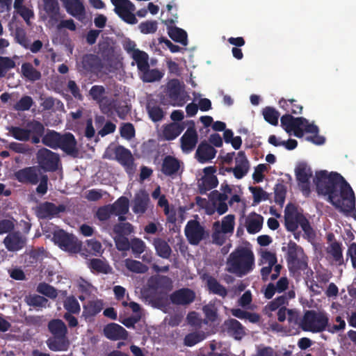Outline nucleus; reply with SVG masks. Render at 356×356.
Masks as SVG:
<instances>
[{
    "label": "nucleus",
    "mask_w": 356,
    "mask_h": 356,
    "mask_svg": "<svg viewBox=\"0 0 356 356\" xmlns=\"http://www.w3.org/2000/svg\"><path fill=\"white\" fill-rule=\"evenodd\" d=\"M250 191L253 195V201L254 204H259L262 200L268 199V194L261 187L259 186H250Z\"/></svg>",
    "instance_id": "obj_61"
},
{
    "label": "nucleus",
    "mask_w": 356,
    "mask_h": 356,
    "mask_svg": "<svg viewBox=\"0 0 356 356\" xmlns=\"http://www.w3.org/2000/svg\"><path fill=\"white\" fill-rule=\"evenodd\" d=\"M254 256L252 251L245 247H238L227 259L228 271L239 276L250 273L254 266Z\"/></svg>",
    "instance_id": "obj_4"
},
{
    "label": "nucleus",
    "mask_w": 356,
    "mask_h": 356,
    "mask_svg": "<svg viewBox=\"0 0 356 356\" xmlns=\"http://www.w3.org/2000/svg\"><path fill=\"white\" fill-rule=\"evenodd\" d=\"M104 305L101 299L88 301L83 307V316L86 318L94 317L102 310Z\"/></svg>",
    "instance_id": "obj_30"
},
{
    "label": "nucleus",
    "mask_w": 356,
    "mask_h": 356,
    "mask_svg": "<svg viewBox=\"0 0 356 356\" xmlns=\"http://www.w3.org/2000/svg\"><path fill=\"white\" fill-rule=\"evenodd\" d=\"M190 126L180 138L181 148L184 152H191L198 142V135L193 120L188 122Z\"/></svg>",
    "instance_id": "obj_18"
},
{
    "label": "nucleus",
    "mask_w": 356,
    "mask_h": 356,
    "mask_svg": "<svg viewBox=\"0 0 356 356\" xmlns=\"http://www.w3.org/2000/svg\"><path fill=\"white\" fill-rule=\"evenodd\" d=\"M185 127L183 124L172 122L166 125L163 131V135L166 140H172L179 136L184 130Z\"/></svg>",
    "instance_id": "obj_37"
},
{
    "label": "nucleus",
    "mask_w": 356,
    "mask_h": 356,
    "mask_svg": "<svg viewBox=\"0 0 356 356\" xmlns=\"http://www.w3.org/2000/svg\"><path fill=\"white\" fill-rule=\"evenodd\" d=\"M44 10L52 21L57 22L60 17V6L58 0H42Z\"/></svg>",
    "instance_id": "obj_36"
},
{
    "label": "nucleus",
    "mask_w": 356,
    "mask_h": 356,
    "mask_svg": "<svg viewBox=\"0 0 356 356\" xmlns=\"http://www.w3.org/2000/svg\"><path fill=\"white\" fill-rule=\"evenodd\" d=\"M34 102L31 97L24 95L14 106L13 108L17 111H29L33 105Z\"/></svg>",
    "instance_id": "obj_56"
},
{
    "label": "nucleus",
    "mask_w": 356,
    "mask_h": 356,
    "mask_svg": "<svg viewBox=\"0 0 356 356\" xmlns=\"http://www.w3.org/2000/svg\"><path fill=\"white\" fill-rule=\"evenodd\" d=\"M99 54L103 60L110 62L114 56V48L108 42H102L99 43Z\"/></svg>",
    "instance_id": "obj_46"
},
{
    "label": "nucleus",
    "mask_w": 356,
    "mask_h": 356,
    "mask_svg": "<svg viewBox=\"0 0 356 356\" xmlns=\"http://www.w3.org/2000/svg\"><path fill=\"white\" fill-rule=\"evenodd\" d=\"M65 211L66 206L64 204L57 206L53 202H44L37 206L35 213L39 219L44 220L52 219Z\"/></svg>",
    "instance_id": "obj_15"
},
{
    "label": "nucleus",
    "mask_w": 356,
    "mask_h": 356,
    "mask_svg": "<svg viewBox=\"0 0 356 356\" xmlns=\"http://www.w3.org/2000/svg\"><path fill=\"white\" fill-rule=\"evenodd\" d=\"M157 255L163 259H169L172 249L168 242L161 238H155L152 243Z\"/></svg>",
    "instance_id": "obj_34"
},
{
    "label": "nucleus",
    "mask_w": 356,
    "mask_h": 356,
    "mask_svg": "<svg viewBox=\"0 0 356 356\" xmlns=\"http://www.w3.org/2000/svg\"><path fill=\"white\" fill-rule=\"evenodd\" d=\"M207 286L210 293L218 295L222 298L226 297L227 295V289L212 276H207Z\"/></svg>",
    "instance_id": "obj_39"
},
{
    "label": "nucleus",
    "mask_w": 356,
    "mask_h": 356,
    "mask_svg": "<svg viewBox=\"0 0 356 356\" xmlns=\"http://www.w3.org/2000/svg\"><path fill=\"white\" fill-rule=\"evenodd\" d=\"M328 323L329 319L325 313L307 310L300 321V327L303 331L318 333L325 330Z\"/></svg>",
    "instance_id": "obj_7"
},
{
    "label": "nucleus",
    "mask_w": 356,
    "mask_h": 356,
    "mask_svg": "<svg viewBox=\"0 0 356 356\" xmlns=\"http://www.w3.org/2000/svg\"><path fill=\"white\" fill-rule=\"evenodd\" d=\"M249 168L250 164L245 152L240 151L238 152L237 157L236 158L235 167L227 168L225 170L228 172H232L236 179H241L247 175Z\"/></svg>",
    "instance_id": "obj_20"
},
{
    "label": "nucleus",
    "mask_w": 356,
    "mask_h": 356,
    "mask_svg": "<svg viewBox=\"0 0 356 356\" xmlns=\"http://www.w3.org/2000/svg\"><path fill=\"white\" fill-rule=\"evenodd\" d=\"M296 178L298 187L305 197L311 193L310 178L312 177V170L305 163H300L295 169Z\"/></svg>",
    "instance_id": "obj_14"
},
{
    "label": "nucleus",
    "mask_w": 356,
    "mask_h": 356,
    "mask_svg": "<svg viewBox=\"0 0 356 356\" xmlns=\"http://www.w3.org/2000/svg\"><path fill=\"white\" fill-rule=\"evenodd\" d=\"M67 13L79 21L86 18V8L81 0H62Z\"/></svg>",
    "instance_id": "obj_21"
},
{
    "label": "nucleus",
    "mask_w": 356,
    "mask_h": 356,
    "mask_svg": "<svg viewBox=\"0 0 356 356\" xmlns=\"http://www.w3.org/2000/svg\"><path fill=\"white\" fill-rule=\"evenodd\" d=\"M109 205L113 215H125L129 211V200L124 196L120 197L113 204Z\"/></svg>",
    "instance_id": "obj_43"
},
{
    "label": "nucleus",
    "mask_w": 356,
    "mask_h": 356,
    "mask_svg": "<svg viewBox=\"0 0 356 356\" xmlns=\"http://www.w3.org/2000/svg\"><path fill=\"white\" fill-rule=\"evenodd\" d=\"M37 291L51 299H54L58 296L56 289L45 282H41L38 285Z\"/></svg>",
    "instance_id": "obj_55"
},
{
    "label": "nucleus",
    "mask_w": 356,
    "mask_h": 356,
    "mask_svg": "<svg viewBox=\"0 0 356 356\" xmlns=\"http://www.w3.org/2000/svg\"><path fill=\"white\" fill-rule=\"evenodd\" d=\"M59 147L65 153L74 158L78 156L79 149L76 147L77 142L74 135L70 132L61 135L59 141Z\"/></svg>",
    "instance_id": "obj_22"
},
{
    "label": "nucleus",
    "mask_w": 356,
    "mask_h": 356,
    "mask_svg": "<svg viewBox=\"0 0 356 356\" xmlns=\"http://www.w3.org/2000/svg\"><path fill=\"white\" fill-rule=\"evenodd\" d=\"M113 231L116 236H127L134 232V227L129 222H119L113 226Z\"/></svg>",
    "instance_id": "obj_51"
},
{
    "label": "nucleus",
    "mask_w": 356,
    "mask_h": 356,
    "mask_svg": "<svg viewBox=\"0 0 356 356\" xmlns=\"http://www.w3.org/2000/svg\"><path fill=\"white\" fill-rule=\"evenodd\" d=\"M61 135L53 130H49L47 134L42 137V143L54 149H56L59 147V141L60 140Z\"/></svg>",
    "instance_id": "obj_42"
},
{
    "label": "nucleus",
    "mask_w": 356,
    "mask_h": 356,
    "mask_svg": "<svg viewBox=\"0 0 356 356\" xmlns=\"http://www.w3.org/2000/svg\"><path fill=\"white\" fill-rule=\"evenodd\" d=\"M284 225L287 231L293 232V236L297 241H299L301 235V232L298 231L300 226L303 231V238L311 243H314L316 238L315 229L304 215L302 209H298L293 204H287L285 208Z\"/></svg>",
    "instance_id": "obj_2"
},
{
    "label": "nucleus",
    "mask_w": 356,
    "mask_h": 356,
    "mask_svg": "<svg viewBox=\"0 0 356 356\" xmlns=\"http://www.w3.org/2000/svg\"><path fill=\"white\" fill-rule=\"evenodd\" d=\"M147 285L151 290L149 298L152 305L161 309L168 305V293L172 289V280L165 275H157L151 277Z\"/></svg>",
    "instance_id": "obj_3"
},
{
    "label": "nucleus",
    "mask_w": 356,
    "mask_h": 356,
    "mask_svg": "<svg viewBox=\"0 0 356 356\" xmlns=\"http://www.w3.org/2000/svg\"><path fill=\"white\" fill-rule=\"evenodd\" d=\"M327 252L332 256L333 261L336 265H344V259L343 256L342 243L334 240L327 247Z\"/></svg>",
    "instance_id": "obj_33"
},
{
    "label": "nucleus",
    "mask_w": 356,
    "mask_h": 356,
    "mask_svg": "<svg viewBox=\"0 0 356 356\" xmlns=\"http://www.w3.org/2000/svg\"><path fill=\"white\" fill-rule=\"evenodd\" d=\"M120 136L127 140H131L135 136V129L131 123H124L120 129Z\"/></svg>",
    "instance_id": "obj_62"
},
{
    "label": "nucleus",
    "mask_w": 356,
    "mask_h": 356,
    "mask_svg": "<svg viewBox=\"0 0 356 356\" xmlns=\"http://www.w3.org/2000/svg\"><path fill=\"white\" fill-rule=\"evenodd\" d=\"M216 152L217 151L213 146L204 141L199 145L195 152V157L200 163H204L213 159L216 156Z\"/></svg>",
    "instance_id": "obj_26"
},
{
    "label": "nucleus",
    "mask_w": 356,
    "mask_h": 356,
    "mask_svg": "<svg viewBox=\"0 0 356 356\" xmlns=\"http://www.w3.org/2000/svg\"><path fill=\"white\" fill-rule=\"evenodd\" d=\"M9 133L16 140L20 141H29L31 138V129L22 128L20 127H10L8 128Z\"/></svg>",
    "instance_id": "obj_40"
},
{
    "label": "nucleus",
    "mask_w": 356,
    "mask_h": 356,
    "mask_svg": "<svg viewBox=\"0 0 356 356\" xmlns=\"http://www.w3.org/2000/svg\"><path fill=\"white\" fill-rule=\"evenodd\" d=\"M202 311L208 322L213 323L218 318V309L214 304L209 303L203 306Z\"/></svg>",
    "instance_id": "obj_58"
},
{
    "label": "nucleus",
    "mask_w": 356,
    "mask_h": 356,
    "mask_svg": "<svg viewBox=\"0 0 356 356\" xmlns=\"http://www.w3.org/2000/svg\"><path fill=\"white\" fill-rule=\"evenodd\" d=\"M106 93L105 88L103 86L95 85L91 87L89 95L91 98L99 104H101Z\"/></svg>",
    "instance_id": "obj_57"
},
{
    "label": "nucleus",
    "mask_w": 356,
    "mask_h": 356,
    "mask_svg": "<svg viewBox=\"0 0 356 356\" xmlns=\"http://www.w3.org/2000/svg\"><path fill=\"white\" fill-rule=\"evenodd\" d=\"M195 293L189 288H181L172 292L169 298L170 302L176 305H188L195 299Z\"/></svg>",
    "instance_id": "obj_19"
},
{
    "label": "nucleus",
    "mask_w": 356,
    "mask_h": 356,
    "mask_svg": "<svg viewBox=\"0 0 356 356\" xmlns=\"http://www.w3.org/2000/svg\"><path fill=\"white\" fill-rule=\"evenodd\" d=\"M26 302L27 304L30 306L44 307H46L48 300L46 298L39 295H33L30 296L27 298Z\"/></svg>",
    "instance_id": "obj_63"
},
{
    "label": "nucleus",
    "mask_w": 356,
    "mask_h": 356,
    "mask_svg": "<svg viewBox=\"0 0 356 356\" xmlns=\"http://www.w3.org/2000/svg\"><path fill=\"white\" fill-rule=\"evenodd\" d=\"M281 124L286 132H290L294 127L301 126L307 123V120L302 117L294 118L291 114L286 113L281 117Z\"/></svg>",
    "instance_id": "obj_32"
},
{
    "label": "nucleus",
    "mask_w": 356,
    "mask_h": 356,
    "mask_svg": "<svg viewBox=\"0 0 356 356\" xmlns=\"http://www.w3.org/2000/svg\"><path fill=\"white\" fill-rule=\"evenodd\" d=\"M313 181L317 193L327 196V201L340 212L346 216H351L356 211L354 191L339 173L317 171Z\"/></svg>",
    "instance_id": "obj_1"
},
{
    "label": "nucleus",
    "mask_w": 356,
    "mask_h": 356,
    "mask_svg": "<svg viewBox=\"0 0 356 356\" xmlns=\"http://www.w3.org/2000/svg\"><path fill=\"white\" fill-rule=\"evenodd\" d=\"M263 217L259 214H254V217L249 218L246 221V229L249 234H256L259 232L263 225Z\"/></svg>",
    "instance_id": "obj_44"
},
{
    "label": "nucleus",
    "mask_w": 356,
    "mask_h": 356,
    "mask_svg": "<svg viewBox=\"0 0 356 356\" xmlns=\"http://www.w3.org/2000/svg\"><path fill=\"white\" fill-rule=\"evenodd\" d=\"M103 333L108 339L111 341L125 340L128 337V332L115 323L106 325L103 329Z\"/></svg>",
    "instance_id": "obj_23"
},
{
    "label": "nucleus",
    "mask_w": 356,
    "mask_h": 356,
    "mask_svg": "<svg viewBox=\"0 0 356 356\" xmlns=\"http://www.w3.org/2000/svg\"><path fill=\"white\" fill-rule=\"evenodd\" d=\"M131 56L136 63L139 71L143 70V69L149 67V56L146 52L140 49H137L133 52Z\"/></svg>",
    "instance_id": "obj_45"
},
{
    "label": "nucleus",
    "mask_w": 356,
    "mask_h": 356,
    "mask_svg": "<svg viewBox=\"0 0 356 356\" xmlns=\"http://www.w3.org/2000/svg\"><path fill=\"white\" fill-rule=\"evenodd\" d=\"M63 306L67 310L66 313L78 314L81 311L80 305L74 296L67 297L64 301Z\"/></svg>",
    "instance_id": "obj_54"
},
{
    "label": "nucleus",
    "mask_w": 356,
    "mask_h": 356,
    "mask_svg": "<svg viewBox=\"0 0 356 356\" xmlns=\"http://www.w3.org/2000/svg\"><path fill=\"white\" fill-rule=\"evenodd\" d=\"M234 215L229 214L225 216L222 220L221 230L224 234L232 233L234 229Z\"/></svg>",
    "instance_id": "obj_59"
},
{
    "label": "nucleus",
    "mask_w": 356,
    "mask_h": 356,
    "mask_svg": "<svg viewBox=\"0 0 356 356\" xmlns=\"http://www.w3.org/2000/svg\"><path fill=\"white\" fill-rule=\"evenodd\" d=\"M274 193L275 202L280 205H282L285 201L286 194V186L282 184H276L274 188Z\"/></svg>",
    "instance_id": "obj_60"
},
{
    "label": "nucleus",
    "mask_w": 356,
    "mask_h": 356,
    "mask_svg": "<svg viewBox=\"0 0 356 356\" xmlns=\"http://www.w3.org/2000/svg\"><path fill=\"white\" fill-rule=\"evenodd\" d=\"M53 240L56 244L65 251L78 253L81 250V243L73 234H70L63 229L54 232Z\"/></svg>",
    "instance_id": "obj_11"
},
{
    "label": "nucleus",
    "mask_w": 356,
    "mask_h": 356,
    "mask_svg": "<svg viewBox=\"0 0 356 356\" xmlns=\"http://www.w3.org/2000/svg\"><path fill=\"white\" fill-rule=\"evenodd\" d=\"M114 241L116 248L119 251H128L130 250L131 241H129L127 236H115Z\"/></svg>",
    "instance_id": "obj_64"
},
{
    "label": "nucleus",
    "mask_w": 356,
    "mask_h": 356,
    "mask_svg": "<svg viewBox=\"0 0 356 356\" xmlns=\"http://www.w3.org/2000/svg\"><path fill=\"white\" fill-rule=\"evenodd\" d=\"M23 75L32 81H38L41 78V73L33 67L30 63H24L22 65Z\"/></svg>",
    "instance_id": "obj_47"
},
{
    "label": "nucleus",
    "mask_w": 356,
    "mask_h": 356,
    "mask_svg": "<svg viewBox=\"0 0 356 356\" xmlns=\"http://www.w3.org/2000/svg\"><path fill=\"white\" fill-rule=\"evenodd\" d=\"M130 245V249L136 258H139L146 248L145 243L139 238H131Z\"/></svg>",
    "instance_id": "obj_52"
},
{
    "label": "nucleus",
    "mask_w": 356,
    "mask_h": 356,
    "mask_svg": "<svg viewBox=\"0 0 356 356\" xmlns=\"http://www.w3.org/2000/svg\"><path fill=\"white\" fill-rule=\"evenodd\" d=\"M143 72V81L144 82L150 83L159 81L163 76V74L157 69L150 70L149 67L140 70Z\"/></svg>",
    "instance_id": "obj_48"
},
{
    "label": "nucleus",
    "mask_w": 356,
    "mask_h": 356,
    "mask_svg": "<svg viewBox=\"0 0 356 356\" xmlns=\"http://www.w3.org/2000/svg\"><path fill=\"white\" fill-rule=\"evenodd\" d=\"M114 152L115 159L126 168L127 171L132 170L134 159L129 149L119 145L115 147Z\"/></svg>",
    "instance_id": "obj_27"
},
{
    "label": "nucleus",
    "mask_w": 356,
    "mask_h": 356,
    "mask_svg": "<svg viewBox=\"0 0 356 356\" xmlns=\"http://www.w3.org/2000/svg\"><path fill=\"white\" fill-rule=\"evenodd\" d=\"M149 202V197L148 193L141 190L135 195L133 203V211L136 214H143L147 209V206Z\"/></svg>",
    "instance_id": "obj_28"
},
{
    "label": "nucleus",
    "mask_w": 356,
    "mask_h": 356,
    "mask_svg": "<svg viewBox=\"0 0 356 356\" xmlns=\"http://www.w3.org/2000/svg\"><path fill=\"white\" fill-rule=\"evenodd\" d=\"M173 18H169L162 20V23L167 26L168 34L169 37L176 42H179L184 46L188 44V35L187 33L182 29L177 26H173L178 17L177 14L172 13Z\"/></svg>",
    "instance_id": "obj_17"
},
{
    "label": "nucleus",
    "mask_w": 356,
    "mask_h": 356,
    "mask_svg": "<svg viewBox=\"0 0 356 356\" xmlns=\"http://www.w3.org/2000/svg\"><path fill=\"white\" fill-rule=\"evenodd\" d=\"M26 239L19 232L9 233L4 238L3 243L8 251H18L26 245Z\"/></svg>",
    "instance_id": "obj_24"
},
{
    "label": "nucleus",
    "mask_w": 356,
    "mask_h": 356,
    "mask_svg": "<svg viewBox=\"0 0 356 356\" xmlns=\"http://www.w3.org/2000/svg\"><path fill=\"white\" fill-rule=\"evenodd\" d=\"M126 268L134 273H144L147 270V267L139 261L127 259L125 260Z\"/></svg>",
    "instance_id": "obj_53"
},
{
    "label": "nucleus",
    "mask_w": 356,
    "mask_h": 356,
    "mask_svg": "<svg viewBox=\"0 0 356 356\" xmlns=\"http://www.w3.org/2000/svg\"><path fill=\"white\" fill-rule=\"evenodd\" d=\"M27 127L31 129V138L33 144H38L40 141V138L44 135V127L38 120H32L27 123Z\"/></svg>",
    "instance_id": "obj_38"
},
{
    "label": "nucleus",
    "mask_w": 356,
    "mask_h": 356,
    "mask_svg": "<svg viewBox=\"0 0 356 356\" xmlns=\"http://www.w3.org/2000/svg\"><path fill=\"white\" fill-rule=\"evenodd\" d=\"M218 184V181L216 175L203 177L202 182L199 184L200 191L202 194L216 188Z\"/></svg>",
    "instance_id": "obj_49"
},
{
    "label": "nucleus",
    "mask_w": 356,
    "mask_h": 356,
    "mask_svg": "<svg viewBox=\"0 0 356 356\" xmlns=\"http://www.w3.org/2000/svg\"><path fill=\"white\" fill-rule=\"evenodd\" d=\"M161 104L174 106H182L186 103V96L178 79L171 80L167 86L165 94L160 97Z\"/></svg>",
    "instance_id": "obj_9"
},
{
    "label": "nucleus",
    "mask_w": 356,
    "mask_h": 356,
    "mask_svg": "<svg viewBox=\"0 0 356 356\" xmlns=\"http://www.w3.org/2000/svg\"><path fill=\"white\" fill-rule=\"evenodd\" d=\"M262 114L267 122L274 126L277 125L280 113L275 108L266 106L263 109Z\"/></svg>",
    "instance_id": "obj_50"
},
{
    "label": "nucleus",
    "mask_w": 356,
    "mask_h": 356,
    "mask_svg": "<svg viewBox=\"0 0 356 356\" xmlns=\"http://www.w3.org/2000/svg\"><path fill=\"white\" fill-rule=\"evenodd\" d=\"M48 330L52 334L47 341L48 348L53 351L67 350L69 341L67 338V328L60 319H53L48 323Z\"/></svg>",
    "instance_id": "obj_6"
},
{
    "label": "nucleus",
    "mask_w": 356,
    "mask_h": 356,
    "mask_svg": "<svg viewBox=\"0 0 356 356\" xmlns=\"http://www.w3.org/2000/svg\"><path fill=\"white\" fill-rule=\"evenodd\" d=\"M39 166L45 172H55L57 170L60 158L57 153L47 149L42 148L36 154Z\"/></svg>",
    "instance_id": "obj_13"
},
{
    "label": "nucleus",
    "mask_w": 356,
    "mask_h": 356,
    "mask_svg": "<svg viewBox=\"0 0 356 356\" xmlns=\"http://www.w3.org/2000/svg\"><path fill=\"white\" fill-rule=\"evenodd\" d=\"M102 58L93 54L83 55L79 62L77 63L78 71L85 75L98 74L104 68Z\"/></svg>",
    "instance_id": "obj_10"
},
{
    "label": "nucleus",
    "mask_w": 356,
    "mask_h": 356,
    "mask_svg": "<svg viewBox=\"0 0 356 356\" xmlns=\"http://www.w3.org/2000/svg\"><path fill=\"white\" fill-rule=\"evenodd\" d=\"M180 167L181 161L178 159L171 155H167L163 159L161 170L163 175L172 177L178 173Z\"/></svg>",
    "instance_id": "obj_25"
},
{
    "label": "nucleus",
    "mask_w": 356,
    "mask_h": 356,
    "mask_svg": "<svg viewBox=\"0 0 356 356\" xmlns=\"http://www.w3.org/2000/svg\"><path fill=\"white\" fill-rule=\"evenodd\" d=\"M146 109L149 118L154 122L161 121L164 117L163 109L153 101L147 102Z\"/></svg>",
    "instance_id": "obj_41"
},
{
    "label": "nucleus",
    "mask_w": 356,
    "mask_h": 356,
    "mask_svg": "<svg viewBox=\"0 0 356 356\" xmlns=\"http://www.w3.org/2000/svg\"><path fill=\"white\" fill-rule=\"evenodd\" d=\"M40 170L38 166L25 167L14 172V177L19 183L24 184L35 185L39 182L36 188V193L44 195L48 191V176L42 175L40 177Z\"/></svg>",
    "instance_id": "obj_5"
},
{
    "label": "nucleus",
    "mask_w": 356,
    "mask_h": 356,
    "mask_svg": "<svg viewBox=\"0 0 356 356\" xmlns=\"http://www.w3.org/2000/svg\"><path fill=\"white\" fill-rule=\"evenodd\" d=\"M115 6V13L125 22L134 24L136 22L135 16L131 12L135 10L134 3L129 0H111Z\"/></svg>",
    "instance_id": "obj_16"
},
{
    "label": "nucleus",
    "mask_w": 356,
    "mask_h": 356,
    "mask_svg": "<svg viewBox=\"0 0 356 356\" xmlns=\"http://www.w3.org/2000/svg\"><path fill=\"white\" fill-rule=\"evenodd\" d=\"M287 248L286 259L289 272L298 273L305 270L308 264L303 248L292 241L289 242Z\"/></svg>",
    "instance_id": "obj_8"
},
{
    "label": "nucleus",
    "mask_w": 356,
    "mask_h": 356,
    "mask_svg": "<svg viewBox=\"0 0 356 356\" xmlns=\"http://www.w3.org/2000/svg\"><path fill=\"white\" fill-rule=\"evenodd\" d=\"M186 237L191 245H197L205 239L209 234L199 221L191 220L188 221L184 228Z\"/></svg>",
    "instance_id": "obj_12"
},
{
    "label": "nucleus",
    "mask_w": 356,
    "mask_h": 356,
    "mask_svg": "<svg viewBox=\"0 0 356 356\" xmlns=\"http://www.w3.org/2000/svg\"><path fill=\"white\" fill-rule=\"evenodd\" d=\"M223 325L227 333L236 339H241L245 334L244 327L236 319L229 318Z\"/></svg>",
    "instance_id": "obj_29"
},
{
    "label": "nucleus",
    "mask_w": 356,
    "mask_h": 356,
    "mask_svg": "<svg viewBox=\"0 0 356 356\" xmlns=\"http://www.w3.org/2000/svg\"><path fill=\"white\" fill-rule=\"evenodd\" d=\"M88 266L93 273L108 274L112 271V268L107 261L99 258L90 259Z\"/></svg>",
    "instance_id": "obj_31"
},
{
    "label": "nucleus",
    "mask_w": 356,
    "mask_h": 356,
    "mask_svg": "<svg viewBox=\"0 0 356 356\" xmlns=\"http://www.w3.org/2000/svg\"><path fill=\"white\" fill-rule=\"evenodd\" d=\"M278 104L281 108L286 112L292 114H301L302 111V106L298 103V101L294 99H286L281 98L279 100Z\"/></svg>",
    "instance_id": "obj_35"
}]
</instances>
